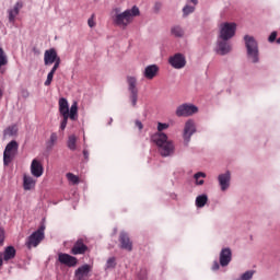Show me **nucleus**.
I'll list each match as a JSON object with an SVG mask.
<instances>
[{"mask_svg":"<svg viewBox=\"0 0 280 280\" xmlns=\"http://www.w3.org/2000/svg\"><path fill=\"white\" fill-rule=\"evenodd\" d=\"M59 58L60 57H58V52L54 48L45 50L44 65H46V67L49 65H54V62H56V60H58Z\"/></svg>","mask_w":280,"mask_h":280,"instance_id":"nucleus-16","label":"nucleus"},{"mask_svg":"<svg viewBox=\"0 0 280 280\" xmlns=\"http://www.w3.org/2000/svg\"><path fill=\"white\" fill-rule=\"evenodd\" d=\"M127 84L129 91V100L131 102V106H133L135 108L137 106V102L139 101V89L137 88V79L132 75H128Z\"/></svg>","mask_w":280,"mask_h":280,"instance_id":"nucleus-6","label":"nucleus"},{"mask_svg":"<svg viewBox=\"0 0 280 280\" xmlns=\"http://www.w3.org/2000/svg\"><path fill=\"white\" fill-rule=\"evenodd\" d=\"M171 34L175 36V38H183V36H185V31L180 26H173L171 28Z\"/></svg>","mask_w":280,"mask_h":280,"instance_id":"nucleus-26","label":"nucleus"},{"mask_svg":"<svg viewBox=\"0 0 280 280\" xmlns=\"http://www.w3.org/2000/svg\"><path fill=\"white\" fill-rule=\"evenodd\" d=\"M66 177L72 185H78V183H80V177L73 173H67Z\"/></svg>","mask_w":280,"mask_h":280,"instance_id":"nucleus-33","label":"nucleus"},{"mask_svg":"<svg viewBox=\"0 0 280 280\" xmlns=\"http://www.w3.org/2000/svg\"><path fill=\"white\" fill-rule=\"evenodd\" d=\"M23 97H30V92L24 91V92H23Z\"/></svg>","mask_w":280,"mask_h":280,"instance_id":"nucleus-48","label":"nucleus"},{"mask_svg":"<svg viewBox=\"0 0 280 280\" xmlns=\"http://www.w3.org/2000/svg\"><path fill=\"white\" fill-rule=\"evenodd\" d=\"M56 143H58V133L52 132L47 141V148L51 149L54 145H56Z\"/></svg>","mask_w":280,"mask_h":280,"instance_id":"nucleus-30","label":"nucleus"},{"mask_svg":"<svg viewBox=\"0 0 280 280\" xmlns=\"http://www.w3.org/2000/svg\"><path fill=\"white\" fill-rule=\"evenodd\" d=\"M78 137H75V135H71L68 137V142H67V147L69 148V150H71L72 152H75L78 145Z\"/></svg>","mask_w":280,"mask_h":280,"instance_id":"nucleus-25","label":"nucleus"},{"mask_svg":"<svg viewBox=\"0 0 280 280\" xmlns=\"http://www.w3.org/2000/svg\"><path fill=\"white\" fill-rule=\"evenodd\" d=\"M119 243L122 250H128V253L132 252V241H130V236H128L126 232L119 234Z\"/></svg>","mask_w":280,"mask_h":280,"instance_id":"nucleus-15","label":"nucleus"},{"mask_svg":"<svg viewBox=\"0 0 280 280\" xmlns=\"http://www.w3.org/2000/svg\"><path fill=\"white\" fill-rule=\"evenodd\" d=\"M69 118L72 119V121H75L78 119V102H74L69 112Z\"/></svg>","mask_w":280,"mask_h":280,"instance_id":"nucleus-27","label":"nucleus"},{"mask_svg":"<svg viewBox=\"0 0 280 280\" xmlns=\"http://www.w3.org/2000/svg\"><path fill=\"white\" fill-rule=\"evenodd\" d=\"M168 65H171L173 69H184L185 65H187V59H185L183 54L177 52L168 58Z\"/></svg>","mask_w":280,"mask_h":280,"instance_id":"nucleus-9","label":"nucleus"},{"mask_svg":"<svg viewBox=\"0 0 280 280\" xmlns=\"http://www.w3.org/2000/svg\"><path fill=\"white\" fill-rule=\"evenodd\" d=\"M3 266V254L0 253V268Z\"/></svg>","mask_w":280,"mask_h":280,"instance_id":"nucleus-46","label":"nucleus"},{"mask_svg":"<svg viewBox=\"0 0 280 280\" xmlns=\"http://www.w3.org/2000/svg\"><path fill=\"white\" fill-rule=\"evenodd\" d=\"M23 187L25 191H30L31 189H34L36 187V179L30 175L23 176Z\"/></svg>","mask_w":280,"mask_h":280,"instance_id":"nucleus-21","label":"nucleus"},{"mask_svg":"<svg viewBox=\"0 0 280 280\" xmlns=\"http://www.w3.org/2000/svg\"><path fill=\"white\" fill-rule=\"evenodd\" d=\"M276 43H277L278 45H280V37H279L278 39H276Z\"/></svg>","mask_w":280,"mask_h":280,"instance_id":"nucleus-50","label":"nucleus"},{"mask_svg":"<svg viewBox=\"0 0 280 280\" xmlns=\"http://www.w3.org/2000/svg\"><path fill=\"white\" fill-rule=\"evenodd\" d=\"M136 127L139 128V130H143V122L136 120Z\"/></svg>","mask_w":280,"mask_h":280,"instance_id":"nucleus-43","label":"nucleus"},{"mask_svg":"<svg viewBox=\"0 0 280 280\" xmlns=\"http://www.w3.org/2000/svg\"><path fill=\"white\" fill-rule=\"evenodd\" d=\"M194 178L196 180L197 185H205V180L199 178H207V174L202 173V172H198L194 175Z\"/></svg>","mask_w":280,"mask_h":280,"instance_id":"nucleus-32","label":"nucleus"},{"mask_svg":"<svg viewBox=\"0 0 280 280\" xmlns=\"http://www.w3.org/2000/svg\"><path fill=\"white\" fill-rule=\"evenodd\" d=\"M218 179L222 191H226V188L231 185V173L226 172L225 174H221Z\"/></svg>","mask_w":280,"mask_h":280,"instance_id":"nucleus-20","label":"nucleus"},{"mask_svg":"<svg viewBox=\"0 0 280 280\" xmlns=\"http://www.w3.org/2000/svg\"><path fill=\"white\" fill-rule=\"evenodd\" d=\"M155 75H159V66L150 65L144 68L143 77L147 80H154Z\"/></svg>","mask_w":280,"mask_h":280,"instance_id":"nucleus-19","label":"nucleus"},{"mask_svg":"<svg viewBox=\"0 0 280 280\" xmlns=\"http://www.w3.org/2000/svg\"><path fill=\"white\" fill-rule=\"evenodd\" d=\"M95 15H92L89 20H88V25L89 27H93L95 25V21L93 20Z\"/></svg>","mask_w":280,"mask_h":280,"instance_id":"nucleus-41","label":"nucleus"},{"mask_svg":"<svg viewBox=\"0 0 280 280\" xmlns=\"http://www.w3.org/2000/svg\"><path fill=\"white\" fill-rule=\"evenodd\" d=\"M231 51V44H229V39H219L217 46V54L220 56H226Z\"/></svg>","mask_w":280,"mask_h":280,"instance_id":"nucleus-18","label":"nucleus"},{"mask_svg":"<svg viewBox=\"0 0 280 280\" xmlns=\"http://www.w3.org/2000/svg\"><path fill=\"white\" fill-rule=\"evenodd\" d=\"M58 261L63 266H68V268H75V266H78V258L65 253L58 254Z\"/></svg>","mask_w":280,"mask_h":280,"instance_id":"nucleus-10","label":"nucleus"},{"mask_svg":"<svg viewBox=\"0 0 280 280\" xmlns=\"http://www.w3.org/2000/svg\"><path fill=\"white\" fill-rule=\"evenodd\" d=\"M8 66V55L5 54V50L0 47V71L2 67Z\"/></svg>","mask_w":280,"mask_h":280,"instance_id":"nucleus-29","label":"nucleus"},{"mask_svg":"<svg viewBox=\"0 0 280 280\" xmlns=\"http://www.w3.org/2000/svg\"><path fill=\"white\" fill-rule=\"evenodd\" d=\"M236 30H237V24L235 23L226 22L221 24L220 38L222 40H230V38H233L235 36Z\"/></svg>","mask_w":280,"mask_h":280,"instance_id":"nucleus-7","label":"nucleus"},{"mask_svg":"<svg viewBox=\"0 0 280 280\" xmlns=\"http://www.w3.org/2000/svg\"><path fill=\"white\" fill-rule=\"evenodd\" d=\"M212 270H220V262H218V260L213 262Z\"/></svg>","mask_w":280,"mask_h":280,"instance_id":"nucleus-42","label":"nucleus"},{"mask_svg":"<svg viewBox=\"0 0 280 280\" xmlns=\"http://www.w3.org/2000/svg\"><path fill=\"white\" fill-rule=\"evenodd\" d=\"M245 46L247 49V58L252 62H259V47L257 46V40L254 37L246 35L244 37Z\"/></svg>","mask_w":280,"mask_h":280,"instance_id":"nucleus-3","label":"nucleus"},{"mask_svg":"<svg viewBox=\"0 0 280 280\" xmlns=\"http://www.w3.org/2000/svg\"><path fill=\"white\" fill-rule=\"evenodd\" d=\"M154 10H155V12H159V10H161V3L160 2L155 3Z\"/></svg>","mask_w":280,"mask_h":280,"instance_id":"nucleus-45","label":"nucleus"},{"mask_svg":"<svg viewBox=\"0 0 280 280\" xmlns=\"http://www.w3.org/2000/svg\"><path fill=\"white\" fill-rule=\"evenodd\" d=\"M117 266V259L115 257H110L107 259L105 268L106 270H110V268H115Z\"/></svg>","mask_w":280,"mask_h":280,"instance_id":"nucleus-34","label":"nucleus"},{"mask_svg":"<svg viewBox=\"0 0 280 280\" xmlns=\"http://www.w3.org/2000/svg\"><path fill=\"white\" fill-rule=\"evenodd\" d=\"M19 154V142L12 140L9 142L3 152V164L5 166L10 165Z\"/></svg>","mask_w":280,"mask_h":280,"instance_id":"nucleus-4","label":"nucleus"},{"mask_svg":"<svg viewBox=\"0 0 280 280\" xmlns=\"http://www.w3.org/2000/svg\"><path fill=\"white\" fill-rule=\"evenodd\" d=\"M141 273H142V276H139L140 280H144L145 277H148V271L145 269H143V270H141Z\"/></svg>","mask_w":280,"mask_h":280,"instance_id":"nucleus-44","label":"nucleus"},{"mask_svg":"<svg viewBox=\"0 0 280 280\" xmlns=\"http://www.w3.org/2000/svg\"><path fill=\"white\" fill-rule=\"evenodd\" d=\"M209 198L207 197V195H200L196 198V207H198L199 209H202V207H205V205H207Z\"/></svg>","mask_w":280,"mask_h":280,"instance_id":"nucleus-28","label":"nucleus"},{"mask_svg":"<svg viewBox=\"0 0 280 280\" xmlns=\"http://www.w3.org/2000/svg\"><path fill=\"white\" fill-rule=\"evenodd\" d=\"M231 259H233V253L231 252V248H223L220 253V266L223 268L226 267L229 264H231Z\"/></svg>","mask_w":280,"mask_h":280,"instance_id":"nucleus-17","label":"nucleus"},{"mask_svg":"<svg viewBox=\"0 0 280 280\" xmlns=\"http://www.w3.org/2000/svg\"><path fill=\"white\" fill-rule=\"evenodd\" d=\"M59 113L62 117H69V102L65 97L59 100Z\"/></svg>","mask_w":280,"mask_h":280,"instance_id":"nucleus-22","label":"nucleus"},{"mask_svg":"<svg viewBox=\"0 0 280 280\" xmlns=\"http://www.w3.org/2000/svg\"><path fill=\"white\" fill-rule=\"evenodd\" d=\"M3 242H5V230L0 225V246H3Z\"/></svg>","mask_w":280,"mask_h":280,"instance_id":"nucleus-37","label":"nucleus"},{"mask_svg":"<svg viewBox=\"0 0 280 280\" xmlns=\"http://www.w3.org/2000/svg\"><path fill=\"white\" fill-rule=\"evenodd\" d=\"M196 10V7H191L189 4L185 5L183 9L184 15L187 16L191 13H194V11Z\"/></svg>","mask_w":280,"mask_h":280,"instance_id":"nucleus-35","label":"nucleus"},{"mask_svg":"<svg viewBox=\"0 0 280 280\" xmlns=\"http://www.w3.org/2000/svg\"><path fill=\"white\" fill-rule=\"evenodd\" d=\"M89 250V246L84 244V240L79 238L72 246L70 253L71 255H84Z\"/></svg>","mask_w":280,"mask_h":280,"instance_id":"nucleus-13","label":"nucleus"},{"mask_svg":"<svg viewBox=\"0 0 280 280\" xmlns=\"http://www.w3.org/2000/svg\"><path fill=\"white\" fill-rule=\"evenodd\" d=\"M62 121L60 124V130H65V128H67V124L69 121V116H62Z\"/></svg>","mask_w":280,"mask_h":280,"instance_id":"nucleus-38","label":"nucleus"},{"mask_svg":"<svg viewBox=\"0 0 280 280\" xmlns=\"http://www.w3.org/2000/svg\"><path fill=\"white\" fill-rule=\"evenodd\" d=\"M3 97V91L0 90V98Z\"/></svg>","mask_w":280,"mask_h":280,"instance_id":"nucleus-51","label":"nucleus"},{"mask_svg":"<svg viewBox=\"0 0 280 280\" xmlns=\"http://www.w3.org/2000/svg\"><path fill=\"white\" fill-rule=\"evenodd\" d=\"M114 12L116 13L113 18L114 23L118 27H122V30H126L127 26L135 21V16H139V14H141V11H139L137 5H133L131 9H127L122 13H119V9H115Z\"/></svg>","mask_w":280,"mask_h":280,"instance_id":"nucleus-2","label":"nucleus"},{"mask_svg":"<svg viewBox=\"0 0 280 280\" xmlns=\"http://www.w3.org/2000/svg\"><path fill=\"white\" fill-rule=\"evenodd\" d=\"M45 172V168L43 167V163L40 161L34 159L31 163V174L35 178H40Z\"/></svg>","mask_w":280,"mask_h":280,"instance_id":"nucleus-14","label":"nucleus"},{"mask_svg":"<svg viewBox=\"0 0 280 280\" xmlns=\"http://www.w3.org/2000/svg\"><path fill=\"white\" fill-rule=\"evenodd\" d=\"M269 43H275V40H277V31H273L269 38H268Z\"/></svg>","mask_w":280,"mask_h":280,"instance_id":"nucleus-40","label":"nucleus"},{"mask_svg":"<svg viewBox=\"0 0 280 280\" xmlns=\"http://www.w3.org/2000/svg\"><path fill=\"white\" fill-rule=\"evenodd\" d=\"M198 113V107L191 104H182L177 107L175 115L177 117H191V115H196Z\"/></svg>","mask_w":280,"mask_h":280,"instance_id":"nucleus-8","label":"nucleus"},{"mask_svg":"<svg viewBox=\"0 0 280 280\" xmlns=\"http://www.w3.org/2000/svg\"><path fill=\"white\" fill-rule=\"evenodd\" d=\"M21 8H23V2H16L13 10L9 11L10 23H14L16 16H19V12H21Z\"/></svg>","mask_w":280,"mask_h":280,"instance_id":"nucleus-23","label":"nucleus"},{"mask_svg":"<svg viewBox=\"0 0 280 280\" xmlns=\"http://www.w3.org/2000/svg\"><path fill=\"white\" fill-rule=\"evenodd\" d=\"M56 72H54V70H50V72L47 75V80L45 81V86H49L51 84V82L54 81V74Z\"/></svg>","mask_w":280,"mask_h":280,"instance_id":"nucleus-36","label":"nucleus"},{"mask_svg":"<svg viewBox=\"0 0 280 280\" xmlns=\"http://www.w3.org/2000/svg\"><path fill=\"white\" fill-rule=\"evenodd\" d=\"M170 125L159 122L158 132L151 137L154 144L158 145L161 156H172L174 154V142L167 139V135L163 133L162 130H167Z\"/></svg>","mask_w":280,"mask_h":280,"instance_id":"nucleus-1","label":"nucleus"},{"mask_svg":"<svg viewBox=\"0 0 280 280\" xmlns=\"http://www.w3.org/2000/svg\"><path fill=\"white\" fill-rule=\"evenodd\" d=\"M16 132H19V129L16 128V126L8 127L4 130V137H14V135H16Z\"/></svg>","mask_w":280,"mask_h":280,"instance_id":"nucleus-31","label":"nucleus"},{"mask_svg":"<svg viewBox=\"0 0 280 280\" xmlns=\"http://www.w3.org/2000/svg\"><path fill=\"white\" fill-rule=\"evenodd\" d=\"M91 270H93V267L91 265H82L74 271V277L77 280H89Z\"/></svg>","mask_w":280,"mask_h":280,"instance_id":"nucleus-11","label":"nucleus"},{"mask_svg":"<svg viewBox=\"0 0 280 280\" xmlns=\"http://www.w3.org/2000/svg\"><path fill=\"white\" fill-rule=\"evenodd\" d=\"M196 132V122L194 120L189 119L186 121L184 127V141L185 143H189L191 141V136Z\"/></svg>","mask_w":280,"mask_h":280,"instance_id":"nucleus-12","label":"nucleus"},{"mask_svg":"<svg viewBox=\"0 0 280 280\" xmlns=\"http://www.w3.org/2000/svg\"><path fill=\"white\" fill-rule=\"evenodd\" d=\"M191 3H194V5H198V0H190Z\"/></svg>","mask_w":280,"mask_h":280,"instance_id":"nucleus-49","label":"nucleus"},{"mask_svg":"<svg viewBox=\"0 0 280 280\" xmlns=\"http://www.w3.org/2000/svg\"><path fill=\"white\" fill-rule=\"evenodd\" d=\"M54 62H55V65H54L51 71L56 73V71H58V68L60 67V57L58 59H56Z\"/></svg>","mask_w":280,"mask_h":280,"instance_id":"nucleus-39","label":"nucleus"},{"mask_svg":"<svg viewBox=\"0 0 280 280\" xmlns=\"http://www.w3.org/2000/svg\"><path fill=\"white\" fill-rule=\"evenodd\" d=\"M83 156H84V159H89V151L83 150Z\"/></svg>","mask_w":280,"mask_h":280,"instance_id":"nucleus-47","label":"nucleus"},{"mask_svg":"<svg viewBox=\"0 0 280 280\" xmlns=\"http://www.w3.org/2000/svg\"><path fill=\"white\" fill-rule=\"evenodd\" d=\"M14 257H16V249L14 246H8L3 253L4 261H10V259H14Z\"/></svg>","mask_w":280,"mask_h":280,"instance_id":"nucleus-24","label":"nucleus"},{"mask_svg":"<svg viewBox=\"0 0 280 280\" xmlns=\"http://www.w3.org/2000/svg\"><path fill=\"white\" fill-rule=\"evenodd\" d=\"M45 240V226H40L37 231L33 232L26 240L25 246L28 250L36 248L40 242Z\"/></svg>","mask_w":280,"mask_h":280,"instance_id":"nucleus-5","label":"nucleus"}]
</instances>
